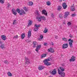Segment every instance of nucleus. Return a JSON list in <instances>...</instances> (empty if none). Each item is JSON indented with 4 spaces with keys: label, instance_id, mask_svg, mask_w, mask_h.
<instances>
[{
    "label": "nucleus",
    "instance_id": "58836bf2",
    "mask_svg": "<svg viewBox=\"0 0 77 77\" xmlns=\"http://www.w3.org/2000/svg\"><path fill=\"white\" fill-rule=\"evenodd\" d=\"M71 24L72 23H71V22H69L67 23V25H68V26H70V25H71Z\"/></svg>",
    "mask_w": 77,
    "mask_h": 77
},
{
    "label": "nucleus",
    "instance_id": "a878e982",
    "mask_svg": "<svg viewBox=\"0 0 77 77\" xmlns=\"http://www.w3.org/2000/svg\"><path fill=\"white\" fill-rule=\"evenodd\" d=\"M21 38L23 39L25 38V34L24 33L21 35Z\"/></svg>",
    "mask_w": 77,
    "mask_h": 77
},
{
    "label": "nucleus",
    "instance_id": "6e6552de",
    "mask_svg": "<svg viewBox=\"0 0 77 77\" xmlns=\"http://www.w3.org/2000/svg\"><path fill=\"white\" fill-rule=\"evenodd\" d=\"M63 48L64 49H65V48H67L68 47V43H65L63 44Z\"/></svg>",
    "mask_w": 77,
    "mask_h": 77
},
{
    "label": "nucleus",
    "instance_id": "473e14b6",
    "mask_svg": "<svg viewBox=\"0 0 77 77\" xmlns=\"http://www.w3.org/2000/svg\"><path fill=\"white\" fill-rule=\"evenodd\" d=\"M29 23H28V26H30V25H32V22L30 20H29Z\"/></svg>",
    "mask_w": 77,
    "mask_h": 77
},
{
    "label": "nucleus",
    "instance_id": "2f4dec72",
    "mask_svg": "<svg viewBox=\"0 0 77 77\" xmlns=\"http://www.w3.org/2000/svg\"><path fill=\"white\" fill-rule=\"evenodd\" d=\"M7 74L8 76H12V74L10 72H8L7 73Z\"/></svg>",
    "mask_w": 77,
    "mask_h": 77
},
{
    "label": "nucleus",
    "instance_id": "cd10ccee",
    "mask_svg": "<svg viewBox=\"0 0 77 77\" xmlns=\"http://www.w3.org/2000/svg\"><path fill=\"white\" fill-rule=\"evenodd\" d=\"M71 11H75V9L74 8V6H72L71 7Z\"/></svg>",
    "mask_w": 77,
    "mask_h": 77
},
{
    "label": "nucleus",
    "instance_id": "393cba45",
    "mask_svg": "<svg viewBox=\"0 0 77 77\" xmlns=\"http://www.w3.org/2000/svg\"><path fill=\"white\" fill-rule=\"evenodd\" d=\"M33 47H36V44H37V42H33Z\"/></svg>",
    "mask_w": 77,
    "mask_h": 77
},
{
    "label": "nucleus",
    "instance_id": "603ef678",
    "mask_svg": "<svg viewBox=\"0 0 77 77\" xmlns=\"http://www.w3.org/2000/svg\"><path fill=\"white\" fill-rule=\"evenodd\" d=\"M0 44H2V42H0Z\"/></svg>",
    "mask_w": 77,
    "mask_h": 77
},
{
    "label": "nucleus",
    "instance_id": "9d476101",
    "mask_svg": "<svg viewBox=\"0 0 77 77\" xmlns=\"http://www.w3.org/2000/svg\"><path fill=\"white\" fill-rule=\"evenodd\" d=\"M25 60H26V62L25 63H26V64H29V63H30V61L28 58L25 57Z\"/></svg>",
    "mask_w": 77,
    "mask_h": 77
},
{
    "label": "nucleus",
    "instance_id": "f3484780",
    "mask_svg": "<svg viewBox=\"0 0 77 77\" xmlns=\"http://www.w3.org/2000/svg\"><path fill=\"white\" fill-rule=\"evenodd\" d=\"M44 68H45L44 66L42 65H40L38 67V69L40 70H42V69H44Z\"/></svg>",
    "mask_w": 77,
    "mask_h": 77
},
{
    "label": "nucleus",
    "instance_id": "7ed1b4c3",
    "mask_svg": "<svg viewBox=\"0 0 77 77\" xmlns=\"http://www.w3.org/2000/svg\"><path fill=\"white\" fill-rule=\"evenodd\" d=\"M58 72L59 75H60L61 77H63L65 76V72H61L60 70L59 69H58Z\"/></svg>",
    "mask_w": 77,
    "mask_h": 77
},
{
    "label": "nucleus",
    "instance_id": "1a4fd4ad",
    "mask_svg": "<svg viewBox=\"0 0 77 77\" xmlns=\"http://www.w3.org/2000/svg\"><path fill=\"white\" fill-rule=\"evenodd\" d=\"M48 52H50L51 53H53L54 52V49L51 48H50L49 49H48Z\"/></svg>",
    "mask_w": 77,
    "mask_h": 77
},
{
    "label": "nucleus",
    "instance_id": "5701e85b",
    "mask_svg": "<svg viewBox=\"0 0 77 77\" xmlns=\"http://www.w3.org/2000/svg\"><path fill=\"white\" fill-rule=\"evenodd\" d=\"M58 8L57 10L58 11H61L62 10V7L61 6H58L57 7Z\"/></svg>",
    "mask_w": 77,
    "mask_h": 77
},
{
    "label": "nucleus",
    "instance_id": "412c9836",
    "mask_svg": "<svg viewBox=\"0 0 77 77\" xmlns=\"http://www.w3.org/2000/svg\"><path fill=\"white\" fill-rule=\"evenodd\" d=\"M0 48L2 49H4V48H5V44H3L1 45L0 46Z\"/></svg>",
    "mask_w": 77,
    "mask_h": 77
},
{
    "label": "nucleus",
    "instance_id": "5fc2aeb1",
    "mask_svg": "<svg viewBox=\"0 0 77 77\" xmlns=\"http://www.w3.org/2000/svg\"><path fill=\"white\" fill-rule=\"evenodd\" d=\"M63 24H65V23H64Z\"/></svg>",
    "mask_w": 77,
    "mask_h": 77
},
{
    "label": "nucleus",
    "instance_id": "4468645a",
    "mask_svg": "<svg viewBox=\"0 0 77 77\" xmlns=\"http://www.w3.org/2000/svg\"><path fill=\"white\" fill-rule=\"evenodd\" d=\"M12 12L13 14L14 15H16L17 14V12H16V10H15V9L14 8H13L12 9Z\"/></svg>",
    "mask_w": 77,
    "mask_h": 77
},
{
    "label": "nucleus",
    "instance_id": "a211bd4d",
    "mask_svg": "<svg viewBox=\"0 0 77 77\" xmlns=\"http://www.w3.org/2000/svg\"><path fill=\"white\" fill-rule=\"evenodd\" d=\"M69 13L68 11H66L65 13L64 17H68V15H69Z\"/></svg>",
    "mask_w": 77,
    "mask_h": 77
},
{
    "label": "nucleus",
    "instance_id": "423d86ee",
    "mask_svg": "<svg viewBox=\"0 0 77 77\" xmlns=\"http://www.w3.org/2000/svg\"><path fill=\"white\" fill-rule=\"evenodd\" d=\"M40 26V25H37V24H35V28L34 29V32H36L38 30V29H39L38 27H39Z\"/></svg>",
    "mask_w": 77,
    "mask_h": 77
},
{
    "label": "nucleus",
    "instance_id": "c9c22d12",
    "mask_svg": "<svg viewBox=\"0 0 77 77\" xmlns=\"http://www.w3.org/2000/svg\"><path fill=\"white\" fill-rule=\"evenodd\" d=\"M17 11L18 13H20L21 12V11L20 10V9H18V8H17Z\"/></svg>",
    "mask_w": 77,
    "mask_h": 77
},
{
    "label": "nucleus",
    "instance_id": "2eb2a0df",
    "mask_svg": "<svg viewBox=\"0 0 77 77\" xmlns=\"http://www.w3.org/2000/svg\"><path fill=\"white\" fill-rule=\"evenodd\" d=\"M63 7V9H66V8H67V5L66 3H63L62 5Z\"/></svg>",
    "mask_w": 77,
    "mask_h": 77
},
{
    "label": "nucleus",
    "instance_id": "6ab92c4d",
    "mask_svg": "<svg viewBox=\"0 0 77 77\" xmlns=\"http://www.w3.org/2000/svg\"><path fill=\"white\" fill-rule=\"evenodd\" d=\"M28 5L29 6H32L33 5V2L30 1L28 3Z\"/></svg>",
    "mask_w": 77,
    "mask_h": 77
},
{
    "label": "nucleus",
    "instance_id": "39448f33",
    "mask_svg": "<svg viewBox=\"0 0 77 77\" xmlns=\"http://www.w3.org/2000/svg\"><path fill=\"white\" fill-rule=\"evenodd\" d=\"M68 41H70L69 42V44L70 47H72V43L73 42V40H71L69 38L68 40Z\"/></svg>",
    "mask_w": 77,
    "mask_h": 77
},
{
    "label": "nucleus",
    "instance_id": "4be33fe9",
    "mask_svg": "<svg viewBox=\"0 0 77 77\" xmlns=\"http://www.w3.org/2000/svg\"><path fill=\"white\" fill-rule=\"evenodd\" d=\"M47 56V54H43L41 56V57L42 58H44L45 57Z\"/></svg>",
    "mask_w": 77,
    "mask_h": 77
},
{
    "label": "nucleus",
    "instance_id": "864d4df0",
    "mask_svg": "<svg viewBox=\"0 0 77 77\" xmlns=\"http://www.w3.org/2000/svg\"><path fill=\"white\" fill-rule=\"evenodd\" d=\"M49 77H53L52 76H49Z\"/></svg>",
    "mask_w": 77,
    "mask_h": 77
},
{
    "label": "nucleus",
    "instance_id": "bb28decb",
    "mask_svg": "<svg viewBox=\"0 0 77 77\" xmlns=\"http://www.w3.org/2000/svg\"><path fill=\"white\" fill-rule=\"evenodd\" d=\"M40 38H38V40H40V41H41V40H42V39H43L44 37H43V35H41L40 36Z\"/></svg>",
    "mask_w": 77,
    "mask_h": 77
},
{
    "label": "nucleus",
    "instance_id": "b1692460",
    "mask_svg": "<svg viewBox=\"0 0 77 77\" xmlns=\"http://www.w3.org/2000/svg\"><path fill=\"white\" fill-rule=\"evenodd\" d=\"M59 68L61 71H62V72L65 71V69L62 67H60Z\"/></svg>",
    "mask_w": 77,
    "mask_h": 77
},
{
    "label": "nucleus",
    "instance_id": "c85d7f7f",
    "mask_svg": "<svg viewBox=\"0 0 77 77\" xmlns=\"http://www.w3.org/2000/svg\"><path fill=\"white\" fill-rule=\"evenodd\" d=\"M62 40L64 41H68V39L66 38H62Z\"/></svg>",
    "mask_w": 77,
    "mask_h": 77
},
{
    "label": "nucleus",
    "instance_id": "f704fd0d",
    "mask_svg": "<svg viewBox=\"0 0 77 77\" xmlns=\"http://www.w3.org/2000/svg\"><path fill=\"white\" fill-rule=\"evenodd\" d=\"M23 9L25 11V12H27L28 11V10L26 8V7H24Z\"/></svg>",
    "mask_w": 77,
    "mask_h": 77
},
{
    "label": "nucleus",
    "instance_id": "ea45409f",
    "mask_svg": "<svg viewBox=\"0 0 77 77\" xmlns=\"http://www.w3.org/2000/svg\"><path fill=\"white\" fill-rule=\"evenodd\" d=\"M69 36L70 38H73V35H72L71 34H70L69 35Z\"/></svg>",
    "mask_w": 77,
    "mask_h": 77
},
{
    "label": "nucleus",
    "instance_id": "20e7f679",
    "mask_svg": "<svg viewBox=\"0 0 77 77\" xmlns=\"http://www.w3.org/2000/svg\"><path fill=\"white\" fill-rule=\"evenodd\" d=\"M49 72L50 74H53V75H55V74H57V71L55 69H54L50 70Z\"/></svg>",
    "mask_w": 77,
    "mask_h": 77
},
{
    "label": "nucleus",
    "instance_id": "aec40b11",
    "mask_svg": "<svg viewBox=\"0 0 77 77\" xmlns=\"http://www.w3.org/2000/svg\"><path fill=\"white\" fill-rule=\"evenodd\" d=\"M3 40L4 41H5L6 39V37L4 35H2L1 36Z\"/></svg>",
    "mask_w": 77,
    "mask_h": 77
},
{
    "label": "nucleus",
    "instance_id": "7c9ffc66",
    "mask_svg": "<svg viewBox=\"0 0 77 77\" xmlns=\"http://www.w3.org/2000/svg\"><path fill=\"white\" fill-rule=\"evenodd\" d=\"M46 4L48 6H50V5H51V3L49 1H48L47 2H46Z\"/></svg>",
    "mask_w": 77,
    "mask_h": 77
},
{
    "label": "nucleus",
    "instance_id": "c03bdc74",
    "mask_svg": "<svg viewBox=\"0 0 77 77\" xmlns=\"http://www.w3.org/2000/svg\"><path fill=\"white\" fill-rule=\"evenodd\" d=\"M47 43H45L44 44V45L46 46V45H47Z\"/></svg>",
    "mask_w": 77,
    "mask_h": 77
},
{
    "label": "nucleus",
    "instance_id": "f257e3e1",
    "mask_svg": "<svg viewBox=\"0 0 77 77\" xmlns=\"http://www.w3.org/2000/svg\"><path fill=\"white\" fill-rule=\"evenodd\" d=\"M36 19L38 20V21H39V22H41V20H44V21H45V20H46V17L44 16H41L40 17L37 16Z\"/></svg>",
    "mask_w": 77,
    "mask_h": 77
},
{
    "label": "nucleus",
    "instance_id": "6e6d98bb",
    "mask_svg": "<svg viewBox=\"0 0 77 77\" xmlns=\"http://www.w3.org/2000/svg\"><path fill=\"white\" fill-rule=\"evenodd\" d=\"M63 0V1H65V0Z\"/></svg>",
    "mask_w": 77,
    "mask_h": 77
},
{
    "label": "nucleus",
    "instance_id": "0eeeda50",
    "mask_svg": "<svg viewBox=\"0 0 77 77\" xmlns=\"http://www.w3.org/2000/svg\"><path fill=\"white\" fill-rule=\"evenodd\" d=\"M41 45H38L36 47V48L35 49V51L37 52H38V51L41 48Z\"/></svg>",
    "mask_w": 77,
    "mask_h": 77
},
{
    "label": "nucleus",
    "instance_id": "f03ea898",
    "mask_svg": "<svg viewBox=\"0 0 77 77\" xmlns=\"http://www.w3.org/2000/svg\"><path fill=\"white\" fill-rule=\"evenodd\" d=\"M50 58H48V59L44 60L43 61V62L44 63V64L45 65H47V66H50L51 65V63H49L48 62L50 61Z\"/></svg>",
    "mask_w": 77,
    "mask_h": 77
},
{
    "label": "nucleus",
    "instance_id": "c756f323",
    "mask_svg": "<svg viewBox=\"0 0 77 77\" xmlns=\"http://www.w3.org/2000/svg\"><path fill=\"white\" fill-rule=\"evenodd\" d=\"M48 32V29H47L46 28H45L43 31V33H47Z\"/></svg>",
    "mask_w": 77,
    "mask_h": 77
},
{
    "label": "nucleus",
    "instance_id": "09e8293b",
    "mask_svg": "<svg viewBox=\"0 0 77 77\" xmlns=\"http://www.w3.org/2000/svg\"><path fill=\"white\" fill-rule=\"evenodd\" d=\"M37 15H39V14L38 13Z\"/></svg>",
    "mask_w": 77,
    "mask_h": 77
},
{
    "label": "nucleus",
    "instance_id": "e433bc0d",
    "mask_svg": "<svg viewBox=\"0 0 77 77\" xmlns=\"http://www.w3.org/2000/svg\"><path fill=\"white\" fill-rule=\"evenodd\" d=\"M18 38V35H17L16 36H14V37H13V38L14 39L15 38H16V39H17V38Z\"/></svg>",
    "mask_w": 77,
    "mask_h": 77
},
{
    "label": "nucleus",
    "instance_id": "37998d69",
    "mask_svg": "<svg viewBox=\"0 0 77 77\" xmlns=\"http://www.w3.org/2000/svg\"><path fill=\"white\" fill-rule=\"evenodd\" d=\"M71 15L72 17H75V14H72Z\"/></svg>",
    "mask_w": 77,
    "mask_h": 77
},
{
    "label": "nucleus",
    "instance_id": "a19ab883",
    "mask_svg": "<svg viewBox=\"0 0 77 77\" xmlns=\"http://www.w3.org/2000/svg\"><path fill=\"white\" fill-rule=\"evenodd\" d=\"M59 17H60V18H62V17H63V16H62V14H60L59 15Z\"/></svg>",
    "mask_w": 77,
    "mask_h": 77
},
{
    "label": "nucleus",
    "instance_id": "79ce46f5",
    "mask_svg": "<svg viewBox=\"0 0 77 77\" xmlns=\"http://www.w3.org/2000/svg\"><path fill=\"white\" fill-rule=\"evenodd\" d=\"M15 23H16V20H14L13 24L14 25Z\"/></svg>",
    "mask_w": 77,
    "mask_h": 77
},
{
    "label": "nucleus",
    "instance_id": "a18cd8bd",
    "mask_svg": "<svg viewBox=\"0 0 77 77\" xmlns=\"http://www.w3.org/2000/svg\"><path fill=\"white\" fill-rule=\"evenodd\" d=\"M55 38L56 39H57V36H56Z\"/></svg>",
    "mask_w": 77,
    "mask_h": 77
},
{
    "label": "nucleus",
    "instance_id": "dca6fc26",
    "mask_svg": "<svg viewBox=\"0 0 77 77\" xmlns=\"http://www.w3.org/2000/svg\"><path fill=\"white\" fill-rule=\"evenodd\" d=\"M31 35L32 34L31 33V31H29L28 32V38H30Z\"/></svg>",
    "mask_w": 77,
    "mask_h": 77
},
{
    "label": "nucleus",
    "instance_id": "f8f14e48",
    "mask_svg": "<svg viewBox=\"0 0 77 77\" xmlns=\"http://www.w3.org/2000/svg\"><path fill=\"white\" fill-rule=\"evenodd\" d=\"M75 57H74V56H72L71 59H70L69 60L70 62H74L75 61Z\"/></svg>",
    "mask_w": 77,
    "mask_h": 77
},
{
    "label": "nucleus",
    "instance_id": "49530a36",
    "mask_svg": "<svg viewBox=\"0 0 77 77\" xmlns=\"http://www.w3.org/2000/svg\"><path fill=\"white\" fill-rule=\"evenodd\" d=\"M52 45H54V43H53V42H52Z\"/></svg>",
    "mask_w": 77,
    "mask_h": 77
},
{
    "label": "nucleus",
    "instance_id": "ddd939ff",
    "mask_svg": "<svg viewBox=\"0 0 77 77\" xmlns=\"http://www.w3.org/2000/svg\"><path fill=\"white\" fill-rule=\"evenodd\" d=\"M26 13L25 12V11L23 10H21V13H20L19 14L20 15H24L26 14Z\"/></svg>",
    "mask_w": 77,
    "mask_h": 77
},
{
    "label": "nucleus",
    "instance_id": "9b49d317",
    "mask_svg": "<svg viewBox=\"0 0 77 77\" xmlns=\"http://www.w3.org/2000/svg\"><path fill=\"white\" fill-rule=\"evenodd\" d=\"M42 14L45 15V16H47V12L45 10H43L42 11Z\"/></svg>",
    "mask_w": 77,
    "mask_h": 77
},
{
    "label": "nucleus",
    "instance_id": "72a5a7b5",
    "mask_svg": "<svg viewBox=\"0 0 77 77\" xmlns=\"http://www.w3.org/2000/svg\"><path fill=\"white\" fill-rule=\"evenodd\" d=\"M5 0H0V3H1L2 4H3Z\"/></svg>",
    "mask_w": 77,
    "mask_h": 77
},
{
    "label": "nucleus",
    "instance_id": "4c0bfd02",
    "mask_svg": "<svg viewBox=\"0 0 77 77\" xmlns=\"http://www.w3.org/2000/svg\"><path fill=\"white\" fill-rule=\"evenodd\" d=\"M5 63L6 64H8L9 63V62H8V61L7 60H5Z\"/></svg>",
    "mask_w": 77,
    "mask_h": 77
},
{
    "label": "nucleus",
    "instance_id": "8fccbe9b",
    "mask_svg": "<svg viewBox=\"0 0 77 77\" xmlns=\"http://www.w3.org/2000/svg\"><path fill=\"white\" fill-rule=\"evenodd\" d=\"M10 6V5H8V7H9Z\"/></svg>",
    "mask_w": 77,
    "mask_h": 77
},
{
    "label": "nucleus",
    "instance_id": "de8ad7c7",
    "mask_svg": "<svg viewBox=\"0 0 77 77\" xmlns=\"http://www.w3.org/2000/svg\"><path fill=\"white\" fill-rule=\"evenodd\" d=\"M62 2V0H60V2Z\"/></svg>",
    "mask_w": 77,
    "mask_h": 77
},
{
    "label": "nucleus",
    "instance_id": "3c124183",
    "mask_svg": "<svg viewBox=\"0 0 77 77\" xmlns=\"http://www.w3.org/2000/svg\"><path fill=\"white\" fill-rule=\"evenodd\" d=\"M51 16L53 17V14H52Z\"/></svg>",
    "mask_w": 77,
    "mask_h": 77
}]
</instances>
